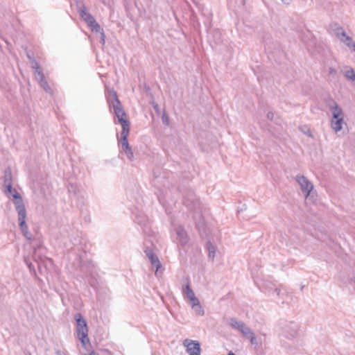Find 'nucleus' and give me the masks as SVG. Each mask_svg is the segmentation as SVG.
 <instances>
[{
    "instance_id": "f257e3e1",
    "label": "nucleus",
    "mask_w": 355,
    "mask_h": 355,
    "mask_svg": "<svg viewBox=\"0 0 355 355\" xmlns=\"http://www.w3.org/2000/svg\"><path fill=\"white\" fill-rule=\"evenodd\" d=\"M74 318L77 324V336L80 340L82 345L86 348L87 343H89L87 322L83 317L82 314L80 313L75 314Z\"/></svg>"
},
{
    "instance_id": "f03ea898",
    "label": "nucleus",
    "mask_w": 355,
    "mask_h": 355,
    "mask_svg": "<svg viewBox=\"0 0 355 355\" xmlns=\"http://www.w3.org/2000/svg\"><path fill=\"white\" fill-rule=\"evenodd\" d=\"M183 203L189 209L199 214L200 218H201V204L192 190H188L183 194Z\"/></svg>"
},
{
    "instance_id": "7ed1b4c3",
    "label": "nucleus",
    "mask_w": 355,
    "mask_h": 355,
    "mask_svg": "<svg viewBox=\"0 0 355 355\" xmlns=\"http://www.w3.org/2000/svg\"><path fill=\"white\" fill-rule=\"evenodd\" d=\"M110 107H112L115 116L121 114H125V112L123 108L121 101H119L117 94L115 91L112 92L111 98L107 99Z\"/></svg>"
},
{
    "instance_id": "20e7f679",
    "label": "nucleus",
    "mask_w": 355,
    "mask_h": 355,
    "mask_svg": "<svg viewBox=\"0 0 355 355\" xmlns=\"http://www.w3.org/2000/svg\"><path fill=\"white\" fill-rule=\"evenodd\" d=\"M110 107H112L115 116L121 114H125V112L123 108L121 101H119L117 94L115 91L112 92L111 98L107 99Z\"/></svg>"
},
{
    "instance_id": "39448f33",
    "label": "nucleus",
    "mask_w": 355,
    "mask_h": 355,
    "mask_svg": "<svg viewBox=\"0 0 355 355\" xmlns=\"http://www.w3.org/2000/svg\"><path fill=\"white\" fill-rule=\"evenodd\" d=\"M298 328V324L294 322H285L282 327V334L288 339L293 338L297 335Z\"/></svg>"
},
{
    "instance_id": "423d86ee",
    "label": "nucleus",
    "mask_w": 355,
    "mask_h": 355,
    "mask_svg": "<svg viewBox=\"0 0 355 355\" xmlns=\"http://www.w3.org/2000/svg\"><path fill=\"white\" fill-rule=\"evenodd\" d=\"M18 222H19V228L24 236V237L27 240H31L32 239V234L28 231V225L26 223V210L18 212Z\"/></svg>"
},
{
    "instance_id": "0eeeda50",
    "label": "nucleus",
    "mask_w": 355,
    "mask_h": 355,
    "mask_svg": "<svg viewBox=\"0 0 355 355\" xmlns=\"http://www.w3.org/2000/svg\"><path fill=\"white\" fill-rule=\"evenodd\" d=\"M295 180L300 184L302 191L305 193V196L307 198L313 189V184L305 176L301 175H296Z\"/></svg>"
},
{
    "instance_id": "6e6552de",
    "label": "nucleus",
    "mask_w": 355,
    "mask_h": 355,
    "mask_svg": "<svg viewBox=\"0 0 355 355\" xmlns=\"http://www.w3.org/2000/svg\"><path fill=\"white\" fill-rule=\"evenodd\" d=\"M184 345L187 347V352L189 355H200L201 348L199 341L186 339Z\"/></svg>"
},
{
    "instance_id": "1a4fd4ad",
    "label": "nucleus",
    "mask_w": 355,
    "mask_h": 355,
    "mask_svg": "<svg viewBox=\"0 0 355 355\" xmlns=\"http://www.w3.org/2000/svg\"><path fill=\"white\" fill-rule=\"evenodd\" d=\"M128 135L129 134L121 135L120 142L123 152L125 153L127 158L130 161H132L134 159V153L128 141Z\"/></svg>"
},
{
    "instance_id": "9d476101",
    "label": "nucleus",
    "mask_w": 355,
    "mask_h": 355,
    "mask_svg": "<svg viewBox=\"0 0 355 355\" xmlns=\"http://www.w3.org/2000/svg\"><path fill=\"white\" fill-rule=\"evenodd\" d=\"M6 195H10L13 198V203L15 207L17 212H21L26 210V207L23 201L21 196L15 190L12 189V193H5Z\"/></svg>"
},
{
    "instance_id": "9b49d317",
    "label": "nucleus",
    "mask_w": 355,
    "mask_h": 355,
    "mask_svg": "<svg viewBox=\"0 0 355 355\" xmlns=\"http://www.w3.org/2000/svg\"><path fill=\"white\" fill-rule=\"evenodd\" d=\"M4 193H12V175L10 167L5 168L3 172Z\"/></svg>"
},
{
    "instance_id": "f8f14e48",
    "label": "nucleus",
    "mask_w": 355,
    "mask_h": 355,
    "mask_svg": "<svg viewBox=\"0 0 355 355\" xmlns=\"http://www.w3.org/2000/svg\"><path fill=\"white\" fill-rule=\"evenodd\" d=\"M146 256L149 259L153 266L156 268L157 271L162 266V264L157 257L154 253L153 250L149 247H146L144 250Z\"/></svg>"
},
{
    "instance_id": "ddd939ff",
    "label": "nucleus",
    "mask_w": 355,
    "mask_h": 355,
    "mask_svg": "<svg viewBox=\"0 0 355 355\" xmlns=\"http://www.w3.org/2000/svg\"><path fill=\"white\" fill-rule=\"evenodd\" d=\"M176 240L182 246L185 245L188 241L189 238L186 230L182 226H178L175 228Z\"/></svg>"
},
{
    "instance_id": "4468645a",
    "label": "nucleus",
    "mask_w": 355,
    "mask_h": 355,
    "mask_svg": "<svg viewBox=\"0 0 355 355\" xmlns=\"http://www.w3.org/2000/svg\"><path fill=\"white\" fill-rule=\"evenodd\" d=\"M229 324L235 329L239 331L242 334H243L246 331H248L250 327H248L243 322L238 321L234 318H231L230 319Z\"/></svg>"
},
{
    "instance_id": "2eb2a0df",
    "label": "nucleus",
    "mask_w": 355,
    "mask_h": 355,
    "mask_svg": "<svg viewBox=\"0 0 355 355\" xmlns=\"http://www.w3.org/2000/svg\"><path fill=\"white\" fill-rule=\"evenodd\" d=\"M116 117L117 118L119 123H120V124L122 126L121 135L129 134L130 123L128 119H127L126 113L125 114L119 115V116Z\"/></svg>"
},
{
    "instance_id": "dca6fc26",
    "label": "nucleus",
    "mask_w": 355,
    "mask_h": 355,
    "mask_svg": "<svg viewBox=\"0 0 355 355\" xmlns=\"http://www.w3.org/2000/svg\"><path fill=\"white\" fill-rule=\"evenodd\" d=\"M331 28L336 35V37L340 40L341 38L344 37L346 35V33L343 28L342 26H340L337 23H332L331 25Z\"/></svg>"
},
{
    "instance_id": "f3484780",
    "label": "nucleus",
    "mask_w": 355,
    "mask_h": 355,
    "mask_svg": "<svg viewBox=\"0 0 355 355\" xmlns=\"http://www.w3.org/2000/svg\"><path fill=\"white\" fill-rule=\"evenodd\" d=\"M79 14L83 19L87 23V24L94 19V17L87 11V9L84 6L80 8Z\"/></svg>"
},
{
    "instance_id": "a211bd4d",
    "label": "nucleus",
    "mask_w": 355,
    "mask_h": 355,
    "mask_svg": "<svg viewBox=\"0 0 355 355\" xmlns=\"http://www.w3.org/2000/svg\"><path fill=\"white\" fill-rule=\"evenodd\" d=\"M186 281H187V284L185 285L184 287L182 288V293L184 295H185L187 296V297L189 300L190 299H191V297H193L196 295H195L193 291L192 290V288L190 286L189 279H187Z\"/></svg>"
},
{
    "instance_id": "6ab92c4d",
    "label": "nucleus",
    "mask_w": 355,
    "mask_h": 355,
    "mask_svg": "<svg viewBox=\"0 0 355 355\" xmlns=\"http://www.w3.org/2000/svg\"><path fill=\"white\" fill-rule=\"evenodd\" d=\"M340 42H343L351 50L355 51V42L351 37L346 35L344 37L340 39Z\"/></svg>"
},
{
    "instance_id": "aec40b11",
    "label": "nucleus",
    "mask_w": 355,
    "mask_h": 355,
    "mask_svg": "<svg viewBox=\"0 0 355 355\" xmlns=\"http://www.w3.org/2000/svg\"><path fill=\"white\" fill-rule=\"evenodd\" d=\"M332 111V119H337L343 118V112L342 109L338 105H334Z\"/></svg>"
},
{
    "instance_id": "412c9836",
    "label": "nucleus",
    "mask_w": 355,
    "mask_h": 355,
    "mask_svg": "<svg viewBox=\"0 0 355 355\" xmlns=\"http://www.w3.org/2000/svg\"><path fill=\"white\" fill-rule=\"evenodd\" d=\"M206 248L208 251L209 258L211 259V260L213 261L216 254L215 246L211 243V241H208L206 243Z\"/></svg>"
},
{
    "instance_id": "4be33fe9",
    "label": "nucleus",
    "mask_w": 355,
    "mask_h": 355,
    "mask_svg": "<svg viewBox=\"0 0 355 355\" xmlns=\"http://www.w3.org/2000/svg\"><path fill=\"white\" fill-rule=\"evenodd\" d=\"M343 122V118L332 119L331 127L336 131L338 132L342 129V123Z\"/></svg>"
},
{
    "instance_id": "5701e85b",
    "label": "nucleus",
    "mask_w": 355,
    "mask_h": 355,
    "mask_svg": "<svg viewBox=\"0 0 355 355\" xmlns=\"http://www.w3.org/2000/svg\"><path fill=\"white\" fill-rule=\"evenodd\" d=\"M87 26L93 32L99 33L103 30L95 19L92 20L91 22H89Z\"/></svg>"
},
{
    "instance_id": "b1692460",
    "label": "nucleus",
    "mask_w": 355,
    "mask_h": 355,
    "mask_svg": "<svg viewBox=\"0 0 355 355\" xmlns=\"http://www.w3.org/2000/svg\"><path fill=\"white\" fill-rule=\"evenodd\" d=\"M344 75L348 80L352 81L355 80V71L352 68L345 71Z\"/></svg>"
},
{
    "instance_id": "393cba45",
    "label": "nucleus",
    "mask_w": 355,
    "mask_h": 355,
    "mask_svg": "<svg viewBox=\"0 0 355 355\" xmlns=\"http://www.w3.org/2000/svg\"><path fill=\"white\" fill-rule=\"evenodd\" d=\"M249 340L251 345L254 346L255 349L261 346V340H259L254 334L251 338H250Z\"/></svg>"
},
{
    "instance_id": "a878e982",
    "label": "nucleus",
    "mask_w": 355,
    "mask_h": 355,
    "mask_svg": "<svg viewBox=\"0 0 355 355\" xmlns=\"http://www.w3.org/2000/svg\"><path fill=\"white\" fill-rule=\"evenodd\" d=\"M79 191L78 186L76 183L69 182L68 185V191L76 194Z\"/></svg>"
},
{
    "instance_id": "bb28decb",
    "label": "nucleus",
    "mask_w": 355,
    "mask_h": 355,
    "mask_svg": "<svg viewBox=\"0 0 355 355\" xmlns=\"http://www.w3.org/2000/svg\"><path fill=\"white\" fill-rule=\"evenodd\" d=\"M39 83H40L41 87H42L45 92H51V89L50 86L49 85L47 81L45 79H44L42 80H40Z\"/></svg>"
},
{
    "instance_id": "cd10ccee",
    "label": "nucleus",
    "mask_w": 355,
    "mask_h": 355,
    "mask_svg": "<svg viewBox=\"0 0 355 355\" xmlns=\"http://www.w3.org/2000/svg\"><path fill=\"white\" fill-rule=\"evenodd\" d=\"M192 309L198 315H203L205 314V311L200 304H198V307H192Z\"/></svg>"
},
{
    "instance_id": "c85d7f7f",
    "label": "nucleus",
    "mask_w": 355,
    "mask_h": 355,
    "mask_svg": "<svg viewBox=\"0 0 355 355\" xmlns=\"http://www.w3.org/2000/svg\"><path fill=\"white\" fill-rule=\"evenodd\" d=\"M162 121L163 124H164L165 125H166V126L169 125V117L165 111L163 112V114L162 116Z\"/></svg>"
},
{
    "instance_id": "c756f323",
    "label": "nucleus",
    "mask_w": 355,
    "mask_h": 355,
    "mask_svg": "<svg viewBox=\"0 0 355 355\" xmlns=\"http://www.w3.org/2000/svg\"><path fill=\"white\" fill-rule=\"evenodd\" d=\"M189 304L192 307H198V304H200L199 300L195 296L189 300Z\"/></svg>"
},
{
    "instance_id": "7c9ffc66",
    "label": "nucleus",
    "mask_w": 355,
    "mask_h": 355,
    "mask_svg": "<svg viewBox=\"0 0 355 355\" xmlns=\"http://www.w3.org/2000/svg\"><path fill=\"white\" fill-rule=\"evenodd\" d=\"M36 74V78L38 79V80H42L44 78V73L42 72V70L40 69V70L37 71L35 72Z\"/></svg>"
},
{
    "instance_id": "2f4dec72",
    "label": "nucleus",
    "mask_w": 355,
    "mask_h": 355,
    "mask_svg": "<svg viewBox=\"0 0 355 355\" xmlns=\"http://www.w3.org/2000/svg\"><path fill=\"white\" fill-rule=\"evenodd\" d=\"M327 105L329 107L330 110L331 109H334V105H338L334 99H332V98H329L327 101Z\"/></svg>"
},
{
    "instance_id": "473e14b6",
    "label": "nucleus",
    "mask_w": 355,
    "mask_h": 355,
    "mask_svg": "<svg viewBox=\"0 0 355 355\" xmlns=\"http://www.w3.org/2000/svg\"><path fill=\"white\" fill-rule=\"evenodd\" d=\"M254 332L250 329V328L248 329V331H246L243 336L248 340H250V338H251L252 336H254Z\"/></svg>"
},
{
    "instance_id": "72a5a7b5",
    "label": "nucleus",
    "mask_w": 355,
    "mask_h": 355,
    "mask_svg": "<svg viewBox=\"0 0 355 355\" xmlns=\"http://www.w3.org/2000/svg\"><path fill=\"white\" fill-rule=\"evenodd\" d=\"M101 33V35H100V40H99V42L102 44V45H104L105 43V33H104V31L103 30H102L101 32H99Z\"/></svg>"
},
{
    "instance_id": "f704fd0d",
    "label": "nucleus",
    "mask_w": 355,
    "mask_h": 355,
    "mask_svg": "<svg viewBox=\"0 0 355 355\" xmlns=\"http://www.w3.org/2000/svg\"><path fill=\"white\" fill-rule=\"evenodd\" d=\"M31 67L33 69H35V72L38 70L40 69V67L39 66V64L38 62L35 60H33L32 62H31Z\"/></svg>"
},
{
    "instance_id": "c9c22d12",
    "label": "nucleus",
    "mask_w": 355,
    "mask_h": 355,
    "mask_svg": "<svg viewBox=\"0 0 355 355\" xmlns=\"http://www.w3.org/2000/svg\"><path fill=\"white\" fill-rule=\"evenodd\" d=\"M267 118L270 121H272L273 118H274V113L272 112H268V114H267Z\"/></svg>"
},
{
    "instance_id": "e433bc0d",
    "label": "nucleus",
    "mask_w": 355,
    "mask_h": 355,
    "mask_svg": "<svg viewBox=\"0 0 355 355\" xmlns=\"http://www.w3.org/2000/svg\"><path fill=\"white\" fill-rule=\"evenodd\" d=\"M26 264H27V266H28V268L30 269L31 271L33 270V272H35L34 266L33 265L32 263H28L26 261Z\"/></svg>"
},
{
    "instance_id": "4c0bfd02",
    "label": "nucleus",
    "mask_w": 355,
    "mask_h": 355,
    "mask_svg": "<svg viewBox=\"0 0 355 355\" xmlns=\"http://www.w3.org/2000/svg\"><path fill=\"white\" fill-rule=\"evenodd\" d=\"M145 220H146V218L144 217V218H142L141 220H138L137 221V223H138L140 225H145V223H144Z\"/></svg>"
},
{
    "instance_id": "58836bf2",
    "label": "nucleus",
    "mask_w": 355,
    "mask_h": 355,
    "mask_svg": "<svg viewBox=\"0 0 355 355\" xmlns=\"http://www.w3.org/2000/svg\"><path fill=\"white\" fill-rule=\"evenodd\" d=\"M56 355H67L64 352L60 351L59 349L55 352Z\"/></svg>"
},
{
    "instance_id": "ea45409f",
    "label": "nucleus",
    "mask_w": 355,
    "mask_h": 355,
    "mask_svg": "<svg viewBox=\"0 0 355 355\" xmlns=\"http://www.w3.org/2000/svg\"><path fill=\"white\" fill-rule=\"evenodd\" d=\"M283 3L286 5H290L292 2V0H281Z\"/></svg>"
},
{
    "instance_id": "a19ab883",
    "label": "nucleus",
    "mask_w": 355,
    "mask_h": 355,
    "mask_svg": "<svg viewBox=\"0 0 355 355\" xmlns=\"http://www.w3.org/2000/svg\"><path fill=\"white\" fill-rule=\"evenodd\" d=\"M275 292L277 293V295H279V294H280V289L278 288H276L275 289Z\"/></svg>"
},
{
    "instance_id": "79ce46f5",
    "label": "nucleus",
    "mask_w": 355,
    "mask_h": 355,
    "mask_svg": "<svg viewBox=\"0 0 355 355\" xmlns=\"http://www.w3.org/2000/svg\"><path fill=\"white\" fill-rule=\"evenodd\" d=\"M153 108L155 110L157 111L159 110V105L157 104H155L153 105Z\"/></svg>"
},
{
    "instance_id": "37998d69",
    "label": "nucleus",
    "mask_w": 355,
    "mask_h": 355,
    "mask_svg": "<svg viewBox=\"0 0 355 355\" xmlns=\"http://www.w3.org/2000/svg\"><path fill=\"white\" fill-rule=\"evenodd\" d=\"M196 225H197V227H198V228H200V225H201V226L203 227L204 224H203V223H202V224H201V223H200V222H199V223H198V224H197Z\"/></svg>"
},
{
    "instance_id": "c03bdc74",
    "label": "nucleus",
    "mask_w": 355,
    "mask_h": 355,
    "mask_svg": "<svg viewBox=\"0 0 355 355\" xmlns=\"http://www.w3.org/2000/svg\"><path fill=\"white\" fill-rule=\"evenodd\" d=\"M227 355H236L232 352H230Z\"/></svg>"
},
{
    "instance_id": "a18cd8bd",
    "label": "nucleus",
    "mask_w": 355,
    "mask_h": 355,
    "mask_svg": "<svg viewBox=\"0 0 355 355\" xmlns=\"http://www.w3.org/2000/svg\"><path fill=\"white\" fill-rule=\"evenodd\" d=\"M329 70H330V73H331V72L334 71V69H332V68H330V69H329Z\"/></svg>"
}]
</instances>
